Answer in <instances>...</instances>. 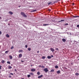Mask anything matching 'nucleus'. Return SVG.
Returning <instances> with one entry per match:
<instances>
[{"label": "nucleus", "mask_w": 79, "mask_h": 79, "mask_svg": "<svg viewBox=\"0 0 79 79\" xmlns=\"http://www.w3.org/2000/svg\"><path fill=\"white\" fill-rule=\"evenodd\" d=\"M20 14L21 15H22V16H23L24 17V18L27 17V15H26L25 13H24L23 12H21Z\"/></svg>", "instance_id": "f257e3e1"}, {"label": "nucleus", "mask_w": 79, "mask_h": 79, "mask_svg": "<svg viewBox=\"0 0 79 79\" xmlns=\"http://www.w3.org/2000/svg\"><path fill=\"white\" fill-rule=\"evenodd\" d=\"M43 71H45V73H47V72L48 71V69L47 68H46L43 69Z\"/></svg>", "instance_id": "f03ea898"}, {"label": "nucleus", "mask_w": 79, "mask_h": 79, "mask_svg": "<svg viewBox=\"0 0 79 79\" xmlns=\"http://www.w3.org/2000/svg\"><path fill=\"white\" fill-rule=\"evenodd\" d=\"M43 77V75H40V76H39L38 77V78H39V79H40V78H42Z\"/></svg>", "instance_id": "7ed1b4c3"}, {"label": "nucleus", "mask_w": 79, "mask_h": 79, "mask_svg": "<svg viewBox=\"0 0 79 79\" xmlns=\"http://www.w3.org/2000/svg\"><path fill=\"white\" fill-rule=\"evenodd\" d=\"M50 50L52 52H54L55 51V49H53V48H50Z\"/></svg>", "instance_id": "20e7f679"}, {"label": "nucleus", "mask_w": 79, "mask_h": 79, "mask_svg": "<svg viewBox=\"0 0 79 79\" xmlns=\"http://www.w3.org/2000/svg\"><path fill=\"white\" fill-rule=\"evenodd\" d=\"M23 56V55L21 54H20L19 55V58H21V57H22Z\"/></svg>", "instance_id": "39448f33"}, {"label": "nucleus", "mask_w": 79, "mask_h": 79, "mask_svg": "<svg viewBox=\"0 0 79 79\" xmlns=\"http://www.w3.org/2000/svg\"><path fill=\"white\" fill-rule=\"evenodd\" d=\"M35 71V69H31V71Z\"/></svg>", "instance_id": "423d86ee"}, {"label": "nucleus", "mask_w": 79, "mask_h": 79, "mask_svg": "<svg viewBox=\"0 0 79 79\" xmlns=\"http://www.w3.org/2000/svg\"><path fill=\"white\" fill-rule=\"evenodd\" d=\"M9 56L10 59L12 60V59L13 58V56Z\"/></svg>", "instance_id": "0eeeda50"}, {"label": "nucleus", "mask_w": 79, "mask_h": 79, "mask_svg": "<svg viewBox=\"0 0 79 79\" xmlns=\"http://www.w3.org/2000/svg\"><path fill=\"white\" fill-rule=\"evenodd\" d=\"M5 62V61L3 60H2L1 61L2 63H4Z\"/></svg>", "instance_id": "6e6552de"}, {"label": "nucleus", "mask_w": 79, "mask_h": 79, "mask_svg": "<svg viewBox=\"0 0 79 79\" xmlns=\"http://www.w3.org/2000/svg\"><path fill=\"white\" fill-rule=\"evenodd\" d=\"M12 68V67L11 66H9L8 67V69H11Z\"/></svg>", "instance_id": "1a4fd4ad"}, {"label": "nucleus", "mask_w": 79, "mask_h": 79, "mask_svg": "<svg viewBox=\"0 0 79 79\" xmlns=\"http://www.w3.org/2000/svg\"><path fill=\"white\" fill-rule=\"evenodd\" d=\"M9 13L10 14V15H13V12L11 11H9Z\"/></svg>", "instance_id": "9d476101"}, {"label": "nucleus", "mask_w": 79, "mask_h": 79, "mask_svg": "<svg viewBox=\"0 0 79 79\" xmlns=\"http://www.w3.org/2000/svg\"><path fill=\"white\" fill-rule=\"evenodd\" d=\"M27 49L29 51H31V48H28Z\"/></svg>", "instance_id": "9b49d317"}, {"label": "nucleus", "mask_w": 79, "mask_h": 79, "mask_svg": "<svg viewBox=\"0 0 79 79\" xmlns=\"http://www.w3.org/2000/svg\"><path fill=\"white\" fill-rule=\"evenodd\" d=\"M6 37H8H8H10V35H8V34H6Z\"/></svg>", "instance_id": "f8f14e48"}, {"label": "nucleus", "mask_w": 79, "mask_h": 79, "mask_svg": "<svg viewBox=\"0 0 79 79\" xmlns=\"http://www.w3.org/2000/svg\"><path fill=\"white\" fill-rule=\"evenodd\" d=\"M46 57H45V56H42V59H45V58H46Z\"/></svg>", "instance_id": "ddd939ff"}, {"label": "nucleus", "mask_w": 79, "mask_h": 79, "mask_svg": "<svg viewBox=\"0 0 79 79\" xmlns=\"http://www.w3.org/2000/svg\"><path fill=\"white\" fill-rule=\"evenodd\" d=\"M47 58H48V59H51V56H47Z\"/></svg>", "instance_id": "4468645a"}, {"label": "nucleus", "mask_w": 79, "mask_h": 79, "mask_svg": "<svg viewBox=\"0 0 79 79\" xmlns=\"http://www.w3.org/2000/svg\"><path fill=\"white\" fill-rule=\"evenodd\" d=\"M57 74H60V70L57 71Z\"/></svg>", "instance_id": "2eb2a0df"}, {"label": "nucleus", "mask_w": 79, "mask_h": 79, "mask_svg": "<svg viewBox=\"0 0 79 79\" xmlns=\"http://www.w3.org/2000/svg\"><path fill=\"white\" fill-rule=\"evenodd\" d=\"M75 75L76 76H78L79 75V74L78 73H75Z\"/></svg>", "instance_id": "dca6fc26"}, {"label": "nucleus", "mask_w": 79, "mask_h": 79, "mask_svg": "<svg viewBox=\"0 0 79 79\" xmlns=\"http://www.w3.org/2000/svg\"><path fill=\"white\" fill-rule=\"evenodd\" d=\"M79 17V16H73V18H77Z\"/></svg>", "instance_id": "f3484780"}, {"label": "nucleus", "mask_w": 79, "mask_h": 79, "mask_svg": "<svg viewBox=\"0 0 79 79\" xmlns=\"http://www.w3.org/2000/svg\"><path fill=\"white\" fill-rule=\"evenodd\" d=\"M62 41H63V42H65L66 41V39H62Z\"/></svg>", "instance_id": "a211bd4d"}, {"label": "nucleus", "mask_w": 79, "mask_h": 79, "mask_svg": "<svg viewBox=\"0 0 79 79\" xmlns=\"http://www.w3.org/2000/svg\"><path fill=\"white\" fill-rule=\"evenodd\" d=\"M32 11L33 12H35V11H37V10H32Z\"/></svg>", "instance_id": "6ab92c4d"}, {"label": "nucleus", "mask_w": 79, "mask_h": 79, "mask_svg": "<svg viewBox=\"0 0 79 79\" xmlns=\"http://www.w3.org/2000/svg\"><path fill=\"white\" fill-rule=\"evenodd\" d=\"M54 69H52L51 70L50 72H54Z\"/></svg>", "instance_id": "aec40b11"}, {"label": "nucleus", "mask_w": 79, "mask_h": 79, "mask_svg": "<svg viewBox=\"0 0 79 79\" xmlns=\"http://www.w3.org/2000/svg\"><path fill=\"white\" fill-rule=\"evenodd\" d=\"M37 74L38 75V76H39L40 75V72H38L37 73Z\"/></svg>", "instance_id": "412c9836"}, {"label": "nucleus", "mask_w": 79, "mask_h": 79, "mask_svg": "<svg viewBox=\"0 0 79 79\" xmlns=\"http://www.w3.org/2000/svg\"><path fill=\"white\" fill-rule=\"evenodd\" d=\"M23 52V50H20L19 51V52L20 53V52Z\"/></svg>", "instance_id": "4be33fe9"}, {"label": "nucleus", "mask_w": 79, "mask_h": 79, "mask_svg": "<svg viewBox=\"0 0 79 79\" xmlns=\"http://www.w3.org/2000/svg\"><path fill=\"white\" fill-rule=\"evenodd\" d=\"M7 64H11V63L9 61H7Z\"/></svg>", "instance_id": "5701e85b"}, {"label": "nucleus", "mask_w": 79, "mask_h": 79, "mask_svg": "<svg viewBox=\"0 0 79 79\" xmlns=\"http://www.w3.org/2000/svg\"><path fill=\"white\" fill-rule=\"evenodd\" d=\"M52 2H48V5H50V4H51V3H52Z\"/></svg>", "instance_id": "b1692460"}, {"label": "nucleus", "mask_w": 79, "mask_h": 79, "mask_svg": "<svg viewBox=\"0 0 79 79\" xmlns=\"http://www.w3.org/2000/svg\"><path fill=\"white\" fill-rule=\"evenodd\" d=\"M8 52H9V51H6V52H5V53H6H6H8Z\"/></svg>", "instance_id": "393cba45"}, {"label": "nucleus", "mask_w": 79, "mask_h": 79, "mask_svg": "<svg viewBox=\"0 0 79 79\" xmlns=\"http://www.w3.org/2000/svg\"><path fill=\"white\" fill-rule=\"evenodd\" d=\"M31 76H33L34 75V73H31L30 74Z\"/></svg>", "instance_id": "a878e982"}, {"label": "nucleus", "mask_w": 79, "mask_h": 79, "mask_svg": "<svg viewBox=\"0 0 79 79\" xmlns=\"http://www.w3.org/2000/svg\"><path fill=\"white\" fill-rule=\"evenodd\" d=\"M55 68H58V66L57 65H56L55 67Z\"/></svg>", "instance_id": "bb28decb"}, {"label": "nucleus", "mask_w": 79, "mask_h": 79, "mask_svg": "<svg viewBox=\"0 0 79 79\" xmlns=\"http://www.w3.org/2000/svg\"><path fill=\"white\" fill-rule=\"evenodd\" d=\"M47 25H49V24H44L43 25V26H47Z\"/></svg>", "instance_id": "cd10ccee"}, {"label": "nucleus", "mask_w": 79, "mask_h": 79, "mask_svg": "<svg viewBox=\"0 0 79 79\" xmlns=\"http://www.w3.org/2000/svg\"><path fill=\"white\" fill-rule=\"evenodd\" d=\"M27 76L28 77H31V75H28Z\"/></svg>", "instance_id": "c85d7f7f"}, {"label": "nucleus", "mask_w": 79, "mask_h": 79, "mask_svg": "<svg viewBox=\"0 0 79 79\" xmlns=\"http://www.w3.org/2000/svg\"><path fill=\"white\" fill-rule=\"evenodd\" d=\"M13 48H14V47L13 46H12V47L10 48V49L12 50V49H13Z\"/></svg>", "instance_id": "c756f323"}, {"label": "nucleus", "mask_w": 79, "mask_h": 79, "mask_svg": "<svg viewBox=\"0 0 79 79\" xmlns=\"http://www.w3.org/2000/svg\"><path fill=\"white\" fill-rule=\"evenodd\" d=\"M58 2V0H57V1H55V2H54V3H57V2Z\"/></svg>", "instance_id": "7c9ffc66"}, {"label": "nucleus", "mask_w": 79, "mask_h": 79, "mask_svg": "<svg viewBox=\"0 0 79 79\" xmlns=\"http://www.w3.org/2000/svg\"><path fill=\"white\" fill-rule=\"evenodd\" d=\"M41 68H45V67L44 66H41Z\"/></svg>", "instance_id": "2f4dec72"}, {"label": "nucleus", "mask_w": 79, "mask_h": 79, "mask_svg": "<svg viewBox=\"0 0 79 79\" xmlns=\"http://www.w3.org/2000/svg\"><path fill=\"white\" fill-rule=\"evenodd\" d=\"M60 21H61V22H63V21H64V20H60Z\"/></svg>", "instance_id": "473e14b6"}, {"label": "nucleus", "mask_w": 79, "mask_h": 79, "mask_svg": "<svg viewBox=\"0 0 79 79\" xmlns=\"http://www.w3.org/2000/svg\"><path fill=\"white\" fill-rule=\"evenodd\" d=\"M68 25V23H65V24H64V25L65 26H66V25Z\"/></svg>", "instance_id": "72a5a7b5"}, {"label": "nucleus", "mask_w": 79, "mask_h": 79, "mask_svg": "<svg viewBox=\"0 0 79 79\" xmlns=\"http://www.w3.org/2000/svg\"><path fill=\"white\" fill-rule=\"evenodd\" d=\"M2 66L0 65V69H2Z\"/></svg>", "instance_id": "f704fd0d"}, {"label": "nucleus", "mask_w": 79, "mask_h": 79, "mask_svg": "<svg viewBox=\"0 0 79 79\" xmlns=\"http://www.w3.org/2000/svg\"><path fill=\"white\" fill-rule=\"evenodd\" d=\"M10 74L11 75H13V73H10Z\"/></svg>", "instance_id": "c9c22d12"}, {"label": "nucleus", "mask_w": 79, "mask_h": 79, "mask_svg": "<svg viewBox=\"0 0 79 79\" xmlns=\"http://www.w3.org/2000/svg\"><path fill=\"white\" fill-rule=\"evenodd\" d=\"M77 27H79V25H77Z\"/></svg>", "instance_id": "e433bc0d"}, {"label": "nucleus", "mask_w": 79, "mask_h": 79, "mask_svg": "<svg viewBox=\"0 0 79 79\" xmlns=\"http://www.w3.org/2000/svg\"><path fill=\"white\" fill-rule=\"evenodd\" d=\"M25 47H26V48H27V45H25Z\"/></svg>", "instance_id": "4c0bfd02"}, {"label": "nucleus", "mask_w": 79, "mask_h": 79, "mask_svg": "<svg viewBox=\"0 0 79 79\" xmlns=\"http://www.w3.org/2000/svg\"><path fill=\"white\" fill-rule=\"evenodd\" d=\"M56 50H58V48H56Z\"/></svg>", "instance_id": "58836bf2"}, {"label": "nucleus", "mask_w": 79, "mask_h": 79, "mask_svg": "<svg viewBox=\"0 0 79 79\" xmlns=\"http://www.w3.org/2000/svg\"><path fill=\"white\" fill-rule=\"evenodd\" d=\"M9 77H11V76L10 75L9 76Z\"/></svg>", "instance_id": "ea45409f"}, {"label": "nucleus", "mask_w": 79, "mask_h": 79, "mask_svg": "<svg viewBox=\"0 0 79 79\" xmlns=\"http://www.w3.org/2000/svg\"><path fill=\"white\" fill-rule=\"evenodd\" d=\"M2 34V32L1 31H0V35H1Z\"/></svg>", "instance_id": "a19ab883"}, {"label": "nucleus", "mask_w": 79, "mask_h": 79, "mask_svg": "<svg viewBox=\"0 0 79 79\" xmlns=\"http://www.w3.org/2000/svg\"><path fill=\"white\" fill-rule=\"evenodd\" d=\"M51 57H53V55H51Z\"/></svg>", "instance_id": "79ce46f5"}, {"label": "nucleus", "mask_w": 79, "mask_h": 79, "mask_svg": "<svg viewBox=\"0 0 79 79\" xmlns=\"http://www.w3.org/2000/svg\"><path fill=\"white\" fill-rule=\"evenodd\" d=\"M15 71H17L16 69H15Z\"/></svg>", "instance_id": "37998d69"}, {"label": "nucleus", "mask_w": 79, "mask_h": 79, "mask_svg": "<svg viewBox=\"0 0 79 79\" xmlns=\"http://www.w3.org/2000/svg\"><path fill=\"white\" fill-rule=\"evenodd\" d=\"M39 51H38L37 52V53H39Z\"/></svg>", "instance_id": "c03bdc74"}, {"label": "nucleus", "mask_w": 79, "mask_h": 79, "mask_svg": "<svg viewBox=\"0 0 79 79\" xmlns=\"http://www.w3.org/2000/svg\"><path fill=\"white\" fill-rule=\"evenodd\" d=\"M39 67H40H40H41V65H39Z\"/></svg>", "instance_id": "a18cd8bd"}, {"label": "nucleus", "mask_w": 79, "mask_h": 79, "mask_svg": "<svg viewBox=\"0 0 79 79\" xmlns=\"http://www.w3.org/2000/svg\"><path fill=\"white\" fill-rule=\"evenodd\" d=\"M10 24H9V23H8V26H10Z\"/></svg>", "instance_id": "49530a36"}, {"label": "nucleus", "mask_w": 79, "mask_h": 79, "mask_svg": "<svg viewBox=\"0 0 79 79\" xmlns=\"http://www.w3.org/2000/svg\"><path fill=\"white\" fill-rule=\"evenodd\" d=\"M73 5H74V3H73Z\"/></svg>", "instance_id": "de8ad7c7"}, {"label": "nucleus", "mask_w": 79, "mask_h": 79, "mask_svg": "<svg viewBox=\"0 0 79 79\" xmlns=\"http://www.w3.org/2000/svg\"><path fill=\"white\" fill-rule=\"evenodd\" d=\"M21 62H24V61H23V60H21Z\"/></svg>", "instance_id": "09e8293b"}, {"label": "nucleus", "mask_w": 79, "mask_h": 79, "mask_svg": "<svg viewBox=\"0 0 79 79\" xmlns=\"http://www.w3.org/2000/svg\"><path fill=\"white\" fill-rule=\"evenodd\" d=\"M58 22H61V21H58Z\"/></svg>", "instance_id": "8fccbe9b"}, {"label": "nucleus", "mask_w": 79, "mask_h": 79, "mask_svg": "<svg viewBox=\"0 0 79 79\" xmlns=\"http://www.w3.org/2000/svg\"><path fill=\"white\" fill-rule=\"evenodd\" d=\"M61 1V0H58V2L59 1Z\"/></svg>", "instance_id": "3c124183"}, {"label": "nucleus", "mask_w": 79, "mask_h": 79, "mask_svg": "<svg viewBox=\"0 0 79 79\" xmlns=\"http://www.w3.org/2000/svg\"><path fill=\"white\" fill-rule=\"evenodd\" d=\"M19 7H21V6H19Z\"/></svg>", "instance_id": "603ef678"}, {"label": "nucleus", "mask_w": 79, "mask_h": 79, "mask_svg": "<svg viewBox=\"0 0 79 79\" xmlns=\"http://www.w3.org/2000/svg\"><path fill=\"white\" fill-rule=\"evenodd\" d=\"M0 73H1V71L0 70Z\"/></svg>", "instance_id": "864d4df0"}, {"label": "nucleus", "mask_w": 79, "mask_h": 79, "mask_svg": "<svg viewBox=\"0 0 79 79\" xmlns=\"http://www.w3.org/2000/svg\"><path fill=\"white\" fill-rule=\"evenodd\" d=\"M31 66H32V65H31Z\"/></svg>", "instance_id": "5fc2aeb1"}, {"label": "nucleus", "mask_w": 79, "mask_h": 79, "mask_svg": "<svg viewBox=\"0 0 79 79\" xmlns=\"http://www.w3.org/2000/svg\"><path fill=\"white\" fill-rule=\"evenodd\" d=\"M21 79H24V78H22Z\"/></svg>", "instance_id": "6e6d98bb"}, {"label": "nucleus", "mask_w": 79, "mask_h": 79, "mask_svg": "<svg viewBox=\"0 0 79 79\" xmlns=\"http://www.w3.org/2000/svg\"><path fill=\"white\" fill-rule=\"evenodd\" d=\"M1 18V17H0V18Z\"/></svg>", "instance_id": "4d7b16f0"}]
</instances>
